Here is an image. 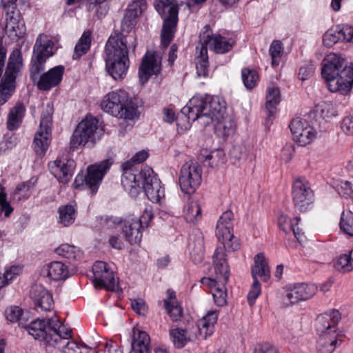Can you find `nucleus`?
I'll return each mask as SVG.
<instances>
[{"label": "nucleus", "instance_id": "obj_1", "mask_svg": "<svg viewBox=\"0 0 353 353\" xmlns=\"http://www.w3.org/2000/svg\"><path fill=\"white\" fill-rule=\"evenodd\" d=\"M191 117L199 119V125L206 127L213 123L214 133L225 138L234 134L236 124L230 117L225 116L226 108L217 97H196L191 102Z\"/></svg>", "mask_w": 353, "mask_h": 353}, {"label": "nucleus", "instance_id": "obj_2", "mask_svg": "<svg viewBox=\"0 0 353 353\" xmlns=\"http://www.w3.org/2000/svg\"><path fill=\"white\" fill-rule=\"evenodd\" d=\"M148 157V152L146 150H141L137 152L130 160L123 163L121 183L125 191L130 196L136 197L141 190L140 179H141L142 188L146 196L153 202V181L154 178L153 169L146 165L139 172V176L136 174L137 172L136 165L143 163Z\"/></svg>", "mask_w": 353, "mask_h": 353}, {"label": "nucleus", "instance_id": "obj_3", "mask_svg": "<svg viewBox=\"0 0 353 353\" xmlns=\"http://www.w3.org/2000/svg\"><path fill=\"white\" fill-rule=\"evenodd\" d=\"M321 74L332 92L347 94L353 85V65L336 54H328L323 61Z\"/></svg>", "mask_w": 353, "mask_h": 353}, {"label": "nucleus", "instance_id": "obj_4", "mask_svg": "<svg viewBox=\"0 0 353 353\" xmlns=\"http://www.w3.org/2000/svg\"><path fill=\"white\" fill-rule=\"evenodd\" d=\"M133 37L121 34L109 37L105 49V66L108 72L115 80L123 79L130 65L128 44Z\"/></svg>", "mask_w": 353, "mask_h": 353}, {"label": "nucleus", "instance_id": "obj_5", "mask_svg": "<svg viewBox=\"0 0 353 353\" xmlns=\"http://www.w3.org/2000/svg\"><path fill=\"white\" fill-rule=\"evenodd\" d=\"M141 104L138 98L132 97L125 90L118 89L103 97L101 107L105 112L114 117L132 121L139 117V109Z\"/></svg>", "mask_w": 353, "mask_h": 353}, {"label": "nucleus", "instance_id": "obj_6", "mask_svg": "<svg viewBox=\"0 0 353 353\" xmlns=\"http://www.w3.org/2000/svg\"><path fill=\"white\" fill-rule=\"evenodd\" d=\"M52 334L46 338V351L48 353H88L86 345L70 341L71 330L61 324L57 316L50 322Z\"/></svg>", "mask_w": 353, "mask_h": 353}, {"label": "nucleus", "instance_id": "obj_7", "mask_svg": "<svg viewBox=\"0 0 353 353\" xmlns=\"http://www.w3.org/2000/svg\"><path fill=\"white\" fill-rule=\"evenodd\" d=\"M156 10L163 19L161 46L167 48L172 41L178 23L179 6L176 0H157Z\"/></svg>", "mask_w": 353, "mask_h": 353}, {"label": "nucleus", "instance_id": "obj_8", "mask_svg": "<svg viewBox=\"0 0 353 353\" xmlns=\"http://www.w3.org/2000/svg\"><path fill=\"white\" fill-rule=\"evenodd\" d=\"M213 264L219 283L212 288L211 293L216 305L222 307L227 304L228 293L225 285L230 274L225 250L223 248L216 249L213 255Z\"/></svg>", "mask_w": 353, "mask_h": 353}, {"label": "nucleus", "instance_id": "obj_9", "mask_svg": "<svg viewBox=\"0 0 353 353\" xmlns=\"http://www.w3.org/2000/svg\"><path fill=\"white\" fill-rule=\"evenodd\" d=\"M103 134V129L99 126L98 120L91 116L86 117L77 126L71 137L70 148L77 149L87 143H95L100 139Z\"/></svg>", "mask_w": 353, "mask_h": 353}, {"label": "nucleus", "instance_id": "obj_10", "mask_svg": "<svg viewBox=\"0 0 353 353\" xmlns=\"http://www.w3.org/2000/svg\"><path fill=\"white\" fill-rule=\"evenodd\" d=\"M23 65L21 50L14 49L10 54L6 68L3 81L0 84V105L4 104L15 88V79Z\"/></svg>", "mask_w": 353, "mask_h": 353}, {"label": "nucleus", "instance_id": "obj_11", "mask_svg": "<svg viewBox=\"0 0 353 353\" xmlns=\"http://www.w3.org/2000/svg\"><path fill=\"white\" fill-rule=\"evenodd\" d=\"M112 161L105 159L99 163L90 165L87 168V174H79L74 180L76 188H88L92 194H95L108 170L110 168Z\"/></svg>", "mask_w": 353, "mask_h": 353}, {"label": "nucleus", "instance_id": "obj_12", "mask_svg": "<svg viewBox=\"0 0 353 353\" xmlns=\"http://www.w3.org/2000/svg\"><path fill=\"white\" fill-rule=\"evenodd\" d=\"M54 42L45 34H40L33 48L31 60L30 77L34 80L38 74L44 69L46 60L53 55Z\"/></svg>", "mask_w": 353, "mask_h": 353}, {"label": "nucleus", "instance_id": "obj_13", "mask_svg": "<svg viewBox=\"0 0 353 353\" xmlns=\"http://www.w3.org/2000/svg\"><path fill=\"white\" fill-rule=\"evenodd\" d=\"M201 181V168L196 161L185 163L179 176L181 190L188 194L193 193Z\"/></svg>", "mask_w": 353, "mask_h": 353}, {"label": "nucleus", "instance_id": "obj_14", "mask_svg": "<svg viewBox=\"0 0 353 353\" xmlns=\"http://www.w3.org/2000/svg\"><path fill=\"white\" fill-rule=\"evenodd\" d=\"M199 44L200 46H206L207 48L209 46L216 53L223 54L232 49L234 42L220 34H213L210 27L205 26L199 35Z\"/></svg>", "mask_w": 353, "mask_h": 353}, {"label": "nucleus", "instance_id": "obj_15", "mask_svg": "<svg viewBox=\"0 0 353 353\" xmlns=\"http://www.w3.org/2000/svg\"><path fill=\"white\" fill-rule=\"evenodd\" d=\"M233 216V213L231 211H226L223 213L216 224V235L225 248L234 251L239 248V243H235L234 246L229 245L233 238L232 223Z\"/></svg>", "mask_w": 353, "mask_h": 353}, {"label": "nucleus", "instance_id": "obj_16", "mask_svg": "<svg viewBox=\"0 0 353 353\" xmlns=\"http://www.w3.org/2000/svg\"><path fill=\"white\" fill-rule=\"evenodd\" d=\"M94 284L96 288L114 290L116 287V280L114 271L108 264L103 261L96 262L92 267Z\"/></svg>", "mask_w": 353, "mask_h": 353}, {"label": "nucleus", "instance_id": "obj_17", "mask_svg": "<svg viewBox=\"0 0 353 353\" xmlns=\"http://www.w3.org/2000/svg\"><path fill=\"white\" fill-rule=\"evenodd\" d=\"M292 196L295 207L306 210L314 201V194L307 181L296 179L293 184Z\"/></svg>", "mask_w": 353, "mask_h": 353}, {"label": "nucleus", "instance_id": "obj_18", "mask_svg": "<svg viewBox=\"0 0 353 353\" xmlns=\"http://www.w3.org/2000/svg\"><path fill=\"white\" fill-rule=\"evenodd\" d=\"M75 168L76 163L72 159H56L48 163L50 173L62 183L71 180Z\"/></svg>", "mask_w": 353, "mask_h": 353}, {"label": "nucleus", "instance_id": "obj_19", "mask_svg": "<svg viewBox=\"0 0 353 353\" xmlns=\"http://www.w3.org/2000/svg\"><path fill=\"white\" fill-rule=\"evenodd\" d=\"M290 128L294 141L300 145L309 144L315 138L316 134L313 128L302 119H294L290 124Z\"/></svg>", "mask_w": 353, "mask_h": 353}, {"label": "nucleus", "instance_id": "obj_20", "mask_svg": "<svg viewBox=\"0 0 353 353\" xmlns=\"http://www.w3.org/2000/svg\"><path fill=\"white\" fill-rule=\"evenodd\" d=\"M169 334L172 342L176 348H182L190 342L197 339L196 327L193 323H188L184 327L170 328Z\"/></svg>", "mask_w": 353, "mask_h": 353}, {"label": "nucleus", "instance_id": "obj_21", "mask_svg": "<svg viewBox=\"0 0 353 353\" xmlns=\"http://www.w3.org/2000/svg\"><path fill=\"white\" fill-rule=\"evenodd\" d=\"M279 228L286 234L293 233L296 239L302 243L305 239V225L301 219L295 216L292 219L283 213H281L277 221Z\"/></svg>", "mask_w": 353, "mask_h": 353}, {"label": "nucleus", "instance_id": "obj_22", "mask_svg": "<svg viewBox=\"0 0 353 353\" xmlns=\"http://www.w3.org/2000/svg\"><path fill=\"white\" fill-rule=\"evenodd\" d=\"M5 30L8 37L12 40H17L26 34L25 22L17 10H7Z\"/></svg>", "mask_w": 353, "mask_h": 353}, {"label": "nucleus", "instance_id": "obj_23", "mask_svg": "<svg viewBox=\"0 0 353 353\" xmlns=\"http://www.w3.org/2000/svg\"><path fill=\"white\" fill-rule=\"evenodd\" d=\"M317 288L314 284L298 283L287 288L285 297L290 303H296L312 298L316 292Z\"/></svg>", "mask_w": 353, "mask_h": 353}, {"label": "nucleus", "instance_id": "obj_24", "mask_svg": "<svg viewBox=\"0 0 353 353\" xmlns=\"http://www.w3.org/2000/svg\"><path fill=\"white\" fill-rule=\"evenodd\" d=\"M65 68L62 65H57L50 69L41 75L37 83V87L41 90H50L58 85L63 78Z\"/></svg>", "mask_w": 353, "mask_h": 353}, {"label": "nucleus", "instance_id": "obj_25", "mask_svg": "<svg viewBox=\"0 0 353 353\" xmlns=\"http://www.w3.org/2000/svg\"><path fill=\"white\" fill-rule=\"evenodd\" d=\"M30 295L35 305L42 310L49 311L54 305L52 294L43 285L35 284L32 286Z\"/></svg>", "mask_w": 353, "mask_h": 353}, {"label": "nucleus", "instance_id": "obj_26", "mask_svg": "<svg viewBox=\"0 0 353 353\" xmlns=\"http://www.w3.org/2000/svg\"><path fill=\"white\" fill-rule=\"evenodd\" d=\"M341 318L340 312L335 309L319 315L316 319V330L319 334L336 330L335 326L339 322Z\"/></svg>", "mask_w": 353, "mask_h": 353}, {"label": "nucleus", "instance_id": "obj_27", "mask_svg": "<svg viewBox=\"0 0 353 353\" xmlns=\"http://www.w3.org/2000/svg\"><path fill=\"white\" fill-rule=\"evenodd\" d=\"M40 274L42 276L54 281L65 279L70 276L68 266L60 261H53L44 265L41 268Z\"/></svg>", "mask_w": 353, "mask_h": 353}, {"label": "nucleus", "instance_id": "obj_28", "mask_svg": "<svg viewBox=\"0 0 353 353\" xmlns=\"http://www.w3.org/2000/svg\"><path fill=\"white\" fill-rule=\"evenodd\" d=\"M53 318L54 316L48 319L47 321L41 319L35 320L29 325H26L25 329L35 339L44 340L46 342V338L52 332L50 322Z\"/></svg>", "mask_w": 353, "mask_h": 353}, {"label": "nucleus", "instance_id": "obj_29", "mask_svg": "<svg viewBox=\"0 0 353 353\" xmlns=\"http://www.w3.org/2000/svg\"><path fill=\"white\" fill-rule=\"evenodd\" d=\"M141 228L143 227L138 221V218L131 216L126 219L121 227L126 241L130 244L139 243L142 237Z\"/></svg>", "mask_w": 353, "mask_h": 353}, {"label": "nucleus", "instance_id": "obj_30", "mask_svg": "<svg viewBox=\"0 0 353 353\" xmlns=\"http://www.w3.org/2000/svg\"><path fill=\"white\" fill-rule=\"evenodd\" d=\"M150 338L148 334L134 327L131 336V350L129 353H151Z\"/></svg>", "mask_w": 353, "mask_h": 353}, {"label": "nucleus", "instance_id": "obj_31", "mask_svg": "<svg viewBox=\"0 0 353 353\" xmlns=\"http://www.w3.org/2000/svg\"><path fill=\"white\" fill-rule=\"evenodd\" d=\"M154 74V51L148 50L142 58L138 70L139 81L141 85L146 83Z\"/></svg>", "mask_w": 353, "mask_h": 353}, {"label": "nucleus", "instance_id": "obj_32", "mask_svg": "<svg viewBox=\"0 0 353 353\" xmlns=\"http://www.w3.org/2000/svg\"><path fill=\"white\" fill-rule=\"evenodd\" d=\"M218 314L216 310L209 311L205 316L200 319L197 325L194 326L196 327V334H199L203 339L208 336H211L214 332V327L216 323Z\"/></svg>", "mask_w": 353, "mask_h": 353}, {"label": "nucleus", "instance_id": "obj_33", "mask_svg": "<svg viewBox=\"0 0 353 353\" xmlns=\"http://www.w3.org/2000/svg\"><path fill=\"white\" fill-rule=\"evenodd\" d=\"M203 236L200 232H197L190 238L189 250L192 261L195 264L201 263L204 255Z\"/></svg>", "mask_w": 353, "mask_h": 353}, {"label": "nucleus", "instance_id": "obj_34", "mask_svg": "<svg viewBox=\"0 0 353 353\" xmlns=\"http://www.w3.org/2000/svg\"><path fill=\"white\" fill-rule=\"evenodd\" d=\"M77 205L74 202L61 205L58 209V223L64 227L72 225L77 218Z\"/></svg>", "mask_w": 353, "mask_h": 353}, {"label": "nucleus", "instance_id": "obj_35", "mask_svg": "<svg viewBox=\"0 0 353 353\" xmlns=\"http://www.w3.org/2000/svg\"><path fill=\"white\" fill-rule=\"evenodd\" d=\"M336 330L319 334L318 350L321 353H332L341 343Z\"/></svg>", "mask_w": 353, "mask_h": 353}, {"label": "nucleus", "instance_id": "obj_36", "mask_svg": "<svg viewBox=\"0 0 353 353\" xmlns=\"http://www.w3.org/2000/svg\"><path fill=\"white\" fill-rule=\"evenodd\" d=\"M252 276L253 280L257 279L259 276L265 282L270 279V269L263 253H259L254 257V265L252 267Z\"/></svg>", "mask_w": 353, "mask_h": 353}, {"label": "nucleus", "instance_id": "obj_37", "mask_svg": "<svg viewBox=\"0 0 353 353\" xmlns=\"http://www.w3.org/2000/svg\"><path fill=\"white\" fill-rule=\"evenodd\" d=\"M52 130L39 128L34 136L33 148L35 152L39 156H43L50 143Z\"/></svg>", "mask_w": 353, "mask_h": 353}, {"label": "nucleus", "instance_id": "obj_38", "mask_svg": "<svg viewBox=\"0 0 353 353\" xmlns=\"http://www.w3.org/2000/svg\"><path fill=\"white\" fill-rule=\"evenodd\" d=\"M197 96L193 97L188 102V105L183 107L181 111V114L177 117V130L179 133H183L190 128V121L197 122L199 124V119L191 117L192 108L191 102Z\"/></svg>", "mask_w": 353, "mask_h": 353}, {"label": "nucleus", "instance_id": "obj_39", "mask_svg": "<svg viewBox=\"0 0 353 353\" xmlns=\"http://www.w3.org/2000/svg\"><path fill=\"white\" fill-rule=\"evenodd\" d=\"M145 8V0H135L129 4L123 17V23L128 26L134 25L136 19L141 15Z\"/></svg>", "mask_w": 353, "mask_h": 353}, {"label": "nucleus", "instance_id": "obj_40", "mask_svg": "<svg viewBox=\"0 0 353 353\" xmlns=\"http://www.w3.org/2000/svg\"><path fill=\"white\" fill-rule=\"evenodd\" d=\"M26 109L23 104L17 103L10 111L8 114L7 127L9 130H16L21 123L25 115Z\"/></svg>", "mask_w": 353, "mask_h": 353}, {"label": "nucleus", "instance_id": "obj_41", "mask_svg": "<svg viewBox=\"0 0 353 353\" xmlns=\"http://www.w3.org/2000/svg\"><path fill=\"white\" fill-rule=\"evenodd\" d=\"M199 55L196 59V73L199 77H206L208 72V56L206 46H198Z\"/></svg>", "mask_w": 353, "mask_h": 353}, {"label": "nucleus", "instance_id": "obj_42", "mask_svg": "<svg viewBox=\"0 0 353 353\" xmlns=\"http://www.w3.org/2000/svg\"><path fill=\"white\" fill-rule=\"evenodd\" d=\"M316 114L325 121H330L338 115L335 105L331 101H321L315 108Z\"/></svg>", "mask_w": 353, "mask_h": 353}, {"label": "nucleus", "instance_id": "obj_43", "mask_svg": "<svg viewBox=\"0 0 353 353\" xmlns=\"http://www.w3.org/2000/svg\"><path fill=\"white\" fill-rule=\"evenodd\" d=\"M91 35L92 32L90 30H86L83 33L75 46L72 56L74 59H79L89 50L91 43Z\"/></svg>", "mask_w": 353, "mask_h": 353}, {"label": "nucleus", "instance_id": "obj_44", "mask_svg": "<svg viewBox=\"0 0 353 353\" xmlns=\"http://www.w3.org/2000/svg\"><path fill=\"white\" fill-rule=\"evenodd\" d=\"M184 217L188 222L195 223L201 219V209L199 201L190 199L185 208Z\"/></svg>", "mask_w": 353, "mask_h": 353}, {"label": "nucleus", "instance_id": "obj_45", "mask_svg": "<svg viewBox=\"0 0 353 353\" xmlns=\"http://www.w3.org/2000/svg\"><path fill=\"white\" fill-rule=\"evenodd\" d=\"M281 101V93L277 88L269 87L267 89L266 110L269 117L275 113L276 106Z\"/></svg>", "mask_w": 353, "mask_h": 353}, {"label": "nucleus", "instance_id": "obj_46", "mask_svg": "<svg viewBox=\"0 0 353 353\" xmlns=\"http://www.w3.org/2000/svg\"><path fill=\"white\" fill-rule=\"evenodd\" d=\"M56 252L59 256L74 261L81 259L83 255L79 248L68 243L61 244L56 249Z\"/></svg>", "mask_w": 353, "mask_h": 353}, {"label": "nucleus", "instance_id": "obj_47", "mask_svg": "<svg viewBox=\"0 0 353 353\" xmlns=\"http://www.w3.org/2000/svg\"><path fill=\"white\" fill-rule=\"evenodd\" d=\"M164 307L172 322H179L183 319V312L178 301H163Z\"/></svg>", "mask_w": 353, "mask_h": 353}, {"label": "nucleus", "instance_id": "obj_48", "mask_svg": "<svg viewBox=\"0 0 353 353\" xmlns=\"http://www.w3.org/2000/svg\"><path fill=\"white\" fill-rule=\"evenodd\" d=\"M34 188V183L31 181L19 184L14 192V199L18 201L28 198Z\"/></svg>", "mask_w": 353, "mask_h": 353}, {"label": "nucleus", "instance_id": "obj_49", "mask_svg": "<svg viewBox=\"0 0 353 353\" xmlns=\"http://www.w3.org/2000/svg\"><path fill=\"white\" fill-rule=\"evenodd\" d=\"M53 112V105L51 103H47L46 105L43 108L41 116L39 128L41 129H48L52 130Z\"/></svg>", "mask_w": 353, "mask_h": 353}, {"label": "nucleus", "instance_id": "obj_50", "mask_svg": "<svg viewBox=\"0 0 353 353\" xmlns=\"http://www.w3.org/2000/svg\"><path fill=\"white\" fill-rule=\"evenodd\" d=\"M241 76L244 85L249 90L254 88L259 80L256 72L250 68H243L241 71Z\"/></svg>", "mask_w": 353, "mask_h": 353}, {"label": "nucleus", "instance_id": "obj_51", "mask_svg": "<svg viewBox=\"0 0 353 353\" xmlns=\"http://www.w3.org/2000/svg\"><path fill=\"white\" fill-rule=\"evenodd\" d=\"M340 228L345 234L353 236V212L346 211L342 213Z\"/></svg>", "mask_w": 353, "mask_h": 353}, {"label": "nucleus", "instance_id": "obj_52", "mask_svg": "<svg viewBox=\"0 0 353 353\" xmlns=\"http://www.w3.org/2000/svg\"><path fill=\"white\" fill-rule=\"evenodd\" d=\"M352 259L350 254L341 255L335 261V268L342 272H350L352 270Z\"/></svg>", "mask_w": 353, "mask_h": 353}, {"label": "nucleus", "instance_id": "obj_53", "mask_svg": "<svg viewBox=\"0 0 353 353\" xmlns=\"http://www.w3.org/2000/svg\"><path fill=\"white\" fill-rule=\"evenodd\" d=\"M338 26L328 30L323 36V43L325 46L330 47L337 42L341 41Z\"/></svg>", "mask_w": 353, "mask_h": 353}, {"label": "nucleus", "instance_id": "obj_54", "mask_svg": "<svg viewBox=\"0 0 353 353\" xmlns=\"http://www.w3.org/2000/svg\"><path fill=\"white\" fill-rule=\"evenodd\" d=\"M269 52L272 57V66H276L279 64V61H277L281 57L283 52L282 43L279 41H274L269 49Z\"/></svg>", "mask_w": 353, "mask_h": 353}, {"label": "nucleus", "instance_id": "obj_55", "mask_svg": "<svg viewBox=\"0 0 353 353\" xmlns=\"http://www.w3.org/2000/svg\"><path fill=\"white\" fill-rule=\"evenodd\" d=\"M248 155V148L243 145H234L230 150V159L235 161L245 160Z\"/></svg>", "mask_w": 353, "mask_h": 353}, {"label": "nucleus", "instance_id": "obj_56", "mask_svg": "<svg viewBox=\"0 0 353 353\" xmlns=\"http://www.w3.org/2000/svg\"><path fill=\"white\" fill-rule=\"evenodd\" d=\"M156 204L162 208H165L167 204L165 185L160 180H156Z\"/></svg>", "mask_w": 353, "mask_h": 353}, {"label": "nucleus", "instance_id": "obj_57", "mask_svg": "<svg viewBox=\"0 0 353 353\" xmlns=\"http://www.w3.org/2000/svg\"><path fill=\"white\" fill-rule=\"evenodd\" d=\"M23 314V310L18 306H10L6 310L5 315L10 322H17Z\"/></svg>", "mask_w": 353, "mask_h": 353}, {"label": "nucleus", "instance_id": "obj_58", "mask_svg": "<svg viewBox=\"0 0 353 353\" xmlns=\"http://www.w3.org/2000/svg\"><path fill=\"white\" fill-rule=\"evenodd\" d=\"M261 285L257 279L253 281V283L248 294V301L250 305L255 303V300L261 294Z\"/></svg>", "mask_w": 353, "mask_h": 353}, {"label": "nucleus", "instance_id": "obj_59", "mask_svg": "<svg viewBox=\"0 0 353 353\" xmlns=\"http://www.w3.org/2000/svg\"><path fill=\"white\" fill-rule=\"evenodd\" d=\"M132 310L140 316H145L148 311V307L144 300L137 299L131 300Z\"/></svg>", "mask_w": 353, "mask_h": 353}, {"label": "nucleus", "instance_id": "obj_60", "mask_svg": "<svg viewBox=\"0 0 353 353\" xmlns=\"http://www.w3.org/2000/svg\"><path fill=\"white\" fill-rule=\"evenodd\" d=\"M153 218V211L152 206L150 205L145 208L142 215L138 219V221H140L141 225L144 227H148L150 221Z\"/></svg>", "mask_w": 353, "mask_h": 353}, {"label": "nucleus", "instance_id": "obj_61", "mask_svg": "<svg viewBox=\"0 0 353 353\" xmlns=\"http://www.w3.org/2000/svg\"><path fill=\"white\" fill-rule=\"evenodd\" d=\"M341 41H350L353 38V28L347 25L338 26Z\"/></svg>", "mask_w": 353, "mask_h": 353}, {"label": "nucleus", "instance_id": "obj_62", "mask_svg": "<svg viewBox=\"0 0 353 353\" xmlns=\"http://www.w3.org/2000/svg\"><path fill=\"white\" fill-rule=\"evenodd\" d=\"M21 268L19 266H12L9 269L6 270L3 273L6 285H9L16 276L21 274Z\"/></svg>", "mask_w": 353, "mask_h": 353}, {"label": "nucleus", "instance_id": "obj_63", "mask_svg": "<svg viewBox=\"0 0 353 353\" xmlns=\"http://www.w3.org/2000/svg\"><path fill=\"white\" fill-rule=\"evenodd\" d=\"M341 129L347 135H353V114L346 116L341 123Z\"/></svg>", "mask_w": 353, "mask_h": 353}, {"label": "nucleus", "instance_id": "obj_64", "mask_svg": "<svg viewBox=\"0 0 353 353\" xmlns=\"http://www.w3.org/2000/svg\"><path fill=\"white\" fill-rule=\"evenodd\" d=\"M254 353H278V350L272 344L263 343L255 348Z\"/></svg>", "mask_w": 353, "mask_h": 353}]
</instances>
